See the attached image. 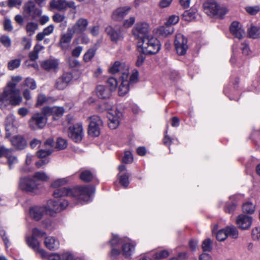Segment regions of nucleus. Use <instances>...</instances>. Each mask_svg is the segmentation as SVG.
<instances>
[{
    "mask_svg": "<svg viewBox=\"0 0 260 260\" xmlns=\"http://www.w3.org/2000/svg\"><path fill=\"white\" fill-rule=\"evenodd\" d=\"M149 26L146 22L137 23L133 29V34L137 39L142 41L148 37Z\"/></svg>",
    "mask_w": 260,
    "mask_h": 260,
    "instance_id": "nucleus-9",
    "label": "nucleus"
},
{
    "mask_svg": "<svg viewBox=\"0 0 260 260\" xmlns=\"http://www.w3.org/2000/svg\"><path fill=\"white\" fill-rule=\"evenodd\" d=\"M4 29L7 31H11L13 30V27L10 19L5 18L4 21Z\"/></svg>",
    "mask_w": 260,
    "mask_h": 260,
    "instance_id": "nucleus-60",
    "label": "nucleus"
},
{
    "mask_svg": "<svg viewBox=\"0 0 260 260\" xmlns=\"http://www.w3.org/2000/svg\"><path fill=\"white\" fill-rule=\"evenodd\" d=\"M24 11L33 19L40 16L42 14L41 9L36 8L34 2L32 1L27 2L24 5Z\"/></svg>",
    "mask_w": 260,
    "mask_h": 260,
    "instance_id": "nucleus-19",
    "label": "nucleus"
},
{
    "mask_svg": "<svg viewBox=\"0 0 260 260\" xmlns=\"http://www.w3.org/2000/svg\"><path fill=\"white\" fill-rule=\"evenodd\" d=\"M94 191V187L91 185L79 186L73 189L62 187L55 189L53 196L55 198L63 196L72 197L79 201L88 202Z\"/></svg>",
    "mask_w": 260,
    "mask_h": 260,
    "instance_id": "nucleus-2",
    "label": "nucleus"
},
{
    "mask_svg": "<svg viewBox=\"0 0 260 260\" xmlns=\"http://www.w3.org/2000/svg\"><path fill=\"white\" fill-rule=\"evenodd\" d=\"M95 52V50L94 49H90L84 54L83 59L85 61L88 62L94 56Z\"/></svg>",
    "mask_w": 260,
    "mask_h": 260,
    "instance_id": "nucleus-55",
    "label": "nucleus"
},
{
    "mask_svg": "<svg viewBox=\"0 0 260 260\" xmlns=\"http://www.w3.org/2000/svg\"><path fill=\"white\" fill-rule=\"evenodd\" d=\"M0 42L5 47L9 48L11 45V40L9 37L5 35L2 36L0 38Z\"/></svg>",
    "mask_w": 260,
    "mask_h": 260,
    "instance_id": "nucleus-53",
    "label": "nucleus"
},
{
    "mask_svg": "<svg viewBox=\"0 0 260 260\" xmlns=\"http://www.w3.org/2000/svg\"><path fill=\"white\" fill-rule=\"evenodd\" d=\"M80 178L84 182H90L93 178L92 173L88 170L83 171L80 175Z\"/></svg>",
    "mask_w": 260,
    "mask_h": 260,
    "instance_id": "nucleus-40",
    "label": "nucleus"
},
{
    "mask_svg": "<svg viewBox=\"0 0 260 260\" xmlns=\"http://www.w3.org/2000/svg\"><path fill=\"white\" fill-rule=\"evenodd\" d=\"M139 72L134 70L130 76H128V82L130 85L137 82L138 80Z\"/></svg>",
    "mask_w": 260,
    "mask_h": 260,
    "instance_id": "nucleus-54",
    "label": "nucleus"
},
{
    "mask_svg": "<svg viewBox=\"0 0 260 260\" xmlns=\"http://www.w3.org/2000/svg\"><path fill=\"white\" fill-rule=\"evenodd\" d=\"M204 9L205 13L210 16H217L222 17L228 12L225 8H221L213 1H208L204 4Z\"/></svg>",
    "mask_w": 260,
    "mask_h": 260,
    "instance_id": "nucleus-6",
    "label": "nucleus"
},
{
    "mask_svg": "<svg viewBox=\"0 0 260 260\" xmlns=\"http://www.w3.org/2000/svg\"><path fill=\"white\" fill-rule=\"evenodd\" d=\"M26 241L28 246L32 248L36 253L40 254L43 258L47 256V252L43 249L40 248V243L38 240L33 236L27 237Z\"/></svg>",
    "mask_w": 260,
    "mask_h": 260,
    "instance_id": "nucleus-16",
    "label": "nucleus"
},
{
    "mask_svg": "<svg viewBox=\"0 0 260 260\" xmlns=\"http://www.w3.org/2000/svg\"><path fill=\"white\" fill-rule=\"evenodd\" d=\"M12 145L17 149L22 150L26 146V142L24 138L19 135L14 136L10 140Z\"/></svg>",
    "mask_w": 260,
    "mask_h": 260,
    "instance_id": "nucleus-26",
    "label": "nucleus"
},
{
    "mask_svg": "<svg viewBox=\"0 0 260 260\" xmlns=\"http://www.w3.org/2000/svg\"><path fill=\"white\" fill-rule=\"evenodd\" d=\"M21 60L17 58L10 60L8 63V68L10 70H13L19 68L21 64Z\"/></svg>",
    "mask_w": 260,
    "mask_h": 260,
    "instance_id": "nucleus-43",
    "label": "nucleus"
},
{
    "mask_svg": "<svg viewBox=\"0 0 260 260\" xmlns=\"http://www.w3.org/2000/svg\"><path fill=\"white\" fill-rule=\"evenodd\" d=\"M38 25L37 23L30 22H28L26 25V31L29 36H32L37 29Z\"/></svg>",
    "mask_w": 260,
    "mask_h": 260,
    "instance_id": "nucleus-41",
    "label": "nucleus"
},
{
    "mask_svg": "<svg viewBox=\"0 0 260 260\" xmlns=\"http://www.w3.org/2000/svg\"><path fill=\"white\" fill-rule=\"evenodd\" d=\"M174 31V28L173 26H169L167 24L159 27L157 28V32L158 35L161 37H167L172 35Z\"/></svg>",
    "mask_w": 260,
    "mask_h": 260,
    "instance_id": "nucleus-28",
    "label": "nucleus"
},
{
    "mask_svg": "<svg viewBox=\"0 0 260 260\" xmlns=\"http://www.w3.org/2000/svg\"><path fill=\"white\" fill-rule=\"evenodd\" d=\"M96 94L100 99H107L110 96L111 91L104 86L99 85L96 87Z\"/></svg>",
    "mask_w": 260,
    "mask_h": 260,
    "instance_id": "nucleus-31",
    "label": "nucleus"
},
{
    "mask_svg": "<svg viewBox=\"0 0 260 260\" xmlns=\"http://www.w3.org/2000/svg\"><path fill=\"white\" fill-rule=\"evenodd\" d=\"M118 178L119 183L122 185L124 187L126 188L128 186L129 184V174L128 173H124L123 174H118Z\"/></svg>",
    "mask_w": 260,
    "mask_h": 260,
    "instance_id": "nucleus-38",
    "label": "nucleus"
},
{
    "mask_svg": "<svg viewBox=\"0 0 260 260\" xmlns=\"http://www.w3.org/2000/svg\"><path fill=\"white\" fill-rule=\"evenodd\" d=\"M47 118L41 113H34L29 120V125L32 129H42L46 125Z\"/></svg>",
    "mask_w": 260,
    "mask_h": 260,
    "instance_id": "nucleus-8",
    "label": "nucleus"
},
{
    "mask_svg": "<svg viewBox=\"0 0 260 260\" xmlns=\"http://www.w3.org/2000/svg\"><path fill=\"white\" fill-rule=\"evenodd\" d=\"M109 72L112 74L120 73L121 75L124 74L128 75V66L123 62L117 61L109 68Z\"/></svg>",
    "mask_w": 260,
    "mask_h": 260,
    "instance_id": "nucleus-20",
    "label": "nucleus"
},
{
    "mask_svg": "<svg viewBox=\"0 0 260 260\" xmlns=\"http://www.w3.org/2000/svg\"><path fill=\"white\" fill-rule=\"evenodd\" d=\"M216 238L218 241H224L227 238V235L225 229H222L219 230L216 233Z\"/></svg>",
    "mask_w": 260,
    "mask_h": 260,
    "instance_id": "nucleus-51",
    "label": "nucleus"
},
{
    "mask_svg": "<svg viewBox=\"0 0 260 260\" xmlns=\"http://www.w3.org/2000/svg\"><path fill=\"white\" fill-rule=\"evenodd\" d=\"M227 235L228 236L231 237L233 239H237L239 236V231L237 228L234 225L228 226L224 228Z\"/></svg>",
    "mask_w": 260,
    "mask_h": 260,
    "instance_id": "nucleus-34",
    "label": "nucleus"
},
{
    "mask_svg": "<svg viewBox=\"0 0 260 260\" xmlns=\"http://www.w3.org/2000/svg\"><path fill=\"white\" fill-rule=\"evenodd\" d=\"M138 46L141 47L142 52L146 54H154L157 53L160 49L159 41L152 36H148L138 42Z\"/></svg>",
    "mask_w": 260,
    "mask_h": 260,
    "instance_id": "nucleus-3",
    "label": "nucleus"
},
{
    "mask_svg": "<svg viewBox=\"0 0 260 260\" xmlns=\"http://www.w3.org/2000/svg\"><path fill=\"white\" fill-rule=\"evenodd\" d=\"M183 17L186 21H191L196 17V13L193 10L185 11L183 14Z\"/></svg>",
    "mask_w": 260,
    "mask_h": 260,
    "instance_id": "nucleus-49",
    "label": "nucleus"
},
{
    "mask_svg": "<svg viewBox=\"0 0 260 260\" xmlns=\"http://www.w3.org/2000/svg\"><path fill=\"white\" fill-rule=\"evenodd\" d=\"M106 32L112 42L116 43L123 39V35L119 26H109L106 27Z\"/></svg>",
    "mask_w": 260,
    "mask_h": 260,
    "instance_id": "nucleus-18",
    "label": "nucleus"
},
{
    "mask_svg": "<svg viewBox=\"0 0 260 260\" xmlns=\"http://www.w3.org/2000/svg\"><path fill=\"white\" fill-rule=\"evenodd\" d=\"M128 75H126L124 74L123 75H121L120 80L121 83L118 88V95L119 96H124L129 91V87L131 85L128 82Z\"/></svg>",
    "mask_w": 260,
    "mask_h": 260,
    "instance_id": "nucleus-24",
    "label": "nucleus"
},
{
    "mask_svg": "<svg viewBox=\"0 0 260 260\" xmlns=\"http://www.w3.org/2000/svg\"><path fill=\"white\" fill-rule=\"evenodd\" d=\"M64 113V109L60 107H52V116L53 118L56 119V117L61 116Z\"/></svg>",
    "mask_w": 260,
    "mask_h": 260,
    "instance_id": "nucleus-46",
    "label": "nucleus"
},
{
    "mask_svg": "<svg viewBox=\"0 0 260 260\" xmlns=\"http://www.w3.org/2000/svg\"><path fill=\"white\" fill-rule=\"evenodd\" d=\"M58 66L57 59H48L41 63V67L45 70L51 71L56 70Z\"/></svg>",
    "mask_w": 260,
    "mask_h": 260,
    "instance_id": "nucleus-29",
    "label": "nucleus"
},
{
    "mask_svg": "<svg viewBox=\"0 0 260 260\" xmlns=\"http://www.w3.org/2000/svg\"><path fill=\"white\" fill-rule=\"evenodd\" d=\"M45 212H46V207L35 206L30 208L29 215L34 219L39 220Z\"/></svg>",
    "mask_w": 260,
    "mask_h": 260,
    "instance_id": "nucleus-27",
    "label": "nucleus"
},
{
    "mask_svg": "<svg viewBox=\"0 0 260 260\" xmlns=\"http://www.w3.org/2000/svg\"><path fill=\"white\" fill-rule=\"evenodd\" d=\"M88 119L90 120L88 129L89 135L93 137L99 136L103 124L102 120L98 115H93L89 117Z\"/></svg>",
    "mask_w": 260,
    "mask_h": 260,
    "instance_id": "nucleus-10",
    "label": "nucleus"
},
{
    "mask_svg": "<svg viewBox=\"0 0 260 260\" xmlns=\"http://www.w3.org/2000/svg\"><path fill=\"white\" fill-rule=\"evenodd\" d=\"M251 236L253 240L260 239V226L255 227L252 230Z\"/></svg>",
    "mask_w": 260,
    "mask_h": 260,
    "instance_id": "nucleus-58",
    "label": "nucleus"
},
{
    "mask_svg": "<svg viewBox=\"0 0 260 260\" xmlns=\"http://www.w3.org/2000/svg\"><path fill=\"white\" fill-rule=\"evenodd\" d=\"M22 79L20 76L13 77L11 82L8 83L0 96V109L5 110L10 106L19 105L22 102L20 90L16 88L17 83Z\"/></svg>",
    "mask_w": 260,
    "mask_h": 260,
    "instance_id": "nucleus-1",
    "label": "nucleus"
},
{
    "mask_svg": "<svg viewBox=\"0 0 260 260\" xmlns=\"http://www.w3.org/2000/svg\"><path fill=\"white\" fill-rule=\"evenodd\" d=\"M20 188L27 192H31L37 188L39 183L33 177H25L20 179Z\"/></svg>",
    "mask_w": 260,
    "mask_h": 260,
    "instance_id": "nucleus-14",
    "label": "nucleus"
},
{
    "mask_svg": "<svg viewBox=\"0 0 260 260\" xmlns=\"http://www.w3.org/2000/svg\"><path fill=\"white\" fill-rule=\"evenodd\" d=\"M236 206L237 205L235 203L226 204L224 207V211L226 213H232L235 210Z\"/></svg>",
    "mask_w": 260,
    "mask_h": 260,
    "instance_id": "nucleus-63",
    "label": "nucleus"
},
{
    "mask_svg": "<svg viewBox=\"0 0 260 260\" xmlns=\"http://www.w3.org/2000/svg\"><path fill=\"white\" fill-rule=\"evenodd\" d=\"M46 235V233L42 231L39 229L36 228L33 229L32 231V236L35 238L36 237H42Z\"/></svg>",
    "mask_w": 260,
    "mask_h": 260,
    "instance_id": "nucleus-61",
    "label": "nucleus"
},
{
    "mask_svg": "<svg viewBox=\"0 0 260 260\" xmlns=\"http://www.w3.org/2000/svg\"><path fill=\"white\" fill-rule=\"evenodd\" d=\"M242 210L244 213L252 214L255 212V207L252 202L248 201L243 204Z\"/></svg>",
    "mask_w": 260,
    "mask_h": 260,
    "instance_id": "nucleus-33",
    "label": "nucleus"
},
{
    "mask_svg": "<svg viewBox=\"0 0 260 260\" xmlns=\"http://www.w3.org/2000/svg\"><path fill=\"white\" fill-rule=\"evenodd\" d=\"M22 45L24 47V49L26 50L29 49L31 46V40L29 39L24 37L22 38Z\"/></svg>",
    "mask_w": 260,
    "mask_h": 260,
    "instance_id": "nucleus-62",
    "label": "nucleus"
},
{
    "mask_svg": "<svg viewBox=\"0 0 260 260\" xmlns=\"http://www.w3.org/2000/svg\"><path fill=\"white\" fill-rule=\"evenodd\" d=\"M6 157L7 159L10 169L13 168L14 166L18 162L17 157L15 155L10 154L9 152L6 153Z\"/></svg>",
    "mask_w": 260,
    "mask_h": 260,
    "instance_id": "nucleus-39",
    "label": "nucleus"
},
{
    "mask_svg": "<svg viewBox=\"0 0 260 260\" xmlns=\"http://www.w3.org/2000/svg\"><path fill=\"white\" fill-rule=\"evenodd\" d=\"M248 34L250 38L253 39L260 38V27L251 26L248 30Z\"/></svg>",
    "mask_w": 260,
    "mask_h": 260,
    "instance_id": "nucleus-35",
    "label": "nucleus"
},
{
    "mask_svg": "<svg viewBox=\"0 0 260 260\" xmlns=\"http://www.w3.org/2000/svg\"><path fill=\"white\" fill-rule=\"evenodd\" d=\"M68 146L67 141L66 139L61 138L57 139L56 142V148L59 150H62L65 149Z\"/></svg>",
    "mask_w": 260,
    "mask_h": 260,
    "instance_id": "nucleus-50",
    "label": "nucleus"
},
{
    "mask_svg": "<svg viewBox=\"0 0 260 260\" xmlns=\"http://www.w3.org/2000/svg\"><path fill=\"white\" fill-rule=\"evenodd\" d=\"M169 255V252L166 250H164L156 252L155 254V256L157 259H162L167 257Z\"/></svg>",
    "mask_w": 260,
    "mask_h": 260,
    "instance_id": "nucleus-64",
    "label": "nucleus"
},
{
    "mask_svg": "<svg viewBox=\"0 0 260 260\" xmlns=\"http://www.w3.org/2000/svg\"><path fill=\"white\" fill-rule=\"evenodd\" d=\"M133 160V157L131 152L126 151L124 152V156L122 158V161L125 164L131 163Z\"/></svg>",
    "mask_w": 260,
    "mask_h": 260,
    "instance_id": "nucleus-56",
    "label": "nucleus"
},
{
    "mask_svg": "<svg viewBox=\"0 0 260 260\" xmlns=\"http://www.w3.org/2000/svg\"><path fill=\"white\" fill-rule=\"evenodd\" d=\"M49 99V98H47L46 96L43 94H39L38 96L36 106L39 107L42 105L43 104L47 102Z\"/></svg>",
    "mask_w": 260,
    "mask_h": 260,
    "instance_id": "nucleus-59",
    "label": "nucleus"
},
{
    "mask_svg": "<svg viewBox=\"0 0 260 260\" xmlns=\"http://www.w3.org/2000/svg\"><path fill=\"white\" fill-rule=\"evenodd\" d=\"M174 45L178 55L185 54L188 49L187 40L181 34H177L175 36Z\"/></svg>",
    "mask_w": 260,
    "mask_h": 260,
    "instance_id": "nucleus-13",
    "label": "nucleus"
},
{
    "mask_svg": "<svg viewBox=\"0 0 260 260\" xmlns=\"http://www.w3.org/2000/svg\"><path fill=\"white\" fill-rule=\"evenodd\" d=\"M54 28L53 24H50L44 28L42 32H39L36 36L37 40L39 41H42L46 36H49L53 32Z\"/></svg>",
    "mask_w": 260,
    "mask_h": 260,
    "instance_id": "nucleus-30",
    "label": "nucleus"
},
{
    "mask_svg": "<svg viewBox=\"0 0 260 260\" xmlns=\"http://www.w3.org/2000/svg\"><path fill=\"white\" fill-rule=\"evenodd\" d=\"M32 177L37 181L38 180L46 181L49 179L48 175L44 172H37L34 174Z\"/></svg>",
    "mask_w": 260,
    "mask_h": 260,
    "instance_id": "nucleus-44",
    "label": "nucleus"
},
{
    "mask_svg": "<svg viewBox=\"0 0 260 260\" xmlns=\"http://www.w3.org/2000/svg\"><path fill=\"white\" fill-rule=\"evenodd\" d=\"M50 5L51 8L55 9L59 11L66 10V0H53Z\"/></svg>",
    "mask_w": 260,
    "mask_h": 260,
    "instance_id": "nucleus-32",
    "label": "nucleus"
},
{
    "mask_svg": "<svg viewBox=\"0 0 260 260\" xmlns=\"http://www.w3.org/2000/svg\"><path fill=\"white\" fill-rule=\"evenodd\" d=\"M15 116L13 114H9L6 119V131H10L12 130L13 127V123L15 121Z\"/></svg>",
    "mask_w": 260,
    "mask_h": 260,
    "instance_id": "nucleus-37",
    "label": "nucleus"
},
{
    "mask_svg": "<svg viewBox=\"0 0 260 260\" xmlns=\"http://www.w3.org/2000/svg\"><path fill=\"white\" fill-rule=\"evenodd\" d=\"M69 136L75 142H81L83 137V129L81 123H77L69 128Z\"/></svg>",
    "mask_w": 260,
    "mask_h": 260,
    "instance_id": "nucleus-12",
    "label": "nucleus"
},
{
    "mask_svg": "<svg viewBox=\"0 0 260 260\" xmlns=\"http://www.w3.org/2000/svg\"><path fill=\"white\" fill-rule=\"evenodd\" d=\"M131 10L129 6L119 7L115 9L112 12L111 18L117 21H120L128 14Z\"/></svg>",
    "mask_w": 260,
    "mask_h": 260,
    "instance_id": "nucleus-17",
    "label": "nucleus"
},
{
    "mask_svg": "<svg viewBox=\"0 0 260 260\" xmlns=\"http://www.w3.org/2000/svg\"><path fill=\"white\" fill-rule=\"evenodd\" d=\"M110 243L112 246L122 243V252L125 257H129L135 251L136 243L129 239H119L116 235H113Z\"/></svg>",
    "mask_w": 260,
    "mask_h": 260,
    "instance_id": "nucleus-5",
    "label": "nucleus"
},
{
    "mask_svg": "<svg viewBox=\"0 0 260 260\" xmlns=\"http://www.w3.org/2000/svg\"><path fill=\"white\" fill-rule=\"evenodd\" d=\"M88 25V21L87 19L80 18L76 22L74 25L70 28V30L73 34H82L86 30Z\"/></svg>",
    "mask_w": 260,
    "mask_h": 260,
    "instance_id": "nucleus-21",
    "label": "nucleus"
},
{
    "mask_svg": "<svg viewBox=\"0 0 260 260\" xmlns=\"http://www.w3.org/2000/svg\"><path fill=\"white\" fill-rule=\"evenodd\" d=\"M245 10L249 15H254L260 11V7L259 6H247Z\"/></svg>",
    "mask_w": 260,
    "mask_h": 260,
    "instance_id": "nucleus-47",
    "label": "nucleus"
},
{
    "mask_svg": "<svg viewBox=\"0 0 260 260\" xmlns=\"http://www.w3.org/2000/svg\"><path fill=\"white\" fill-rule=\"evenodd\" d=\"M68 206V202L67 200L60 199L57 201L49 200L46 207V214L54 216L56 213L60 212L66 209Z\"/></svg>",
    "mask_w": 260,
    "mask_h": 260,
    "instance_id": "nucleus-7",
    "label": "nucleus"
},
{
    "mask_svg": "<svg viewBox=\"0 0 260 260\" xmlns=\"http://www.w3.org/2000/svg\"><path fill=\"white\" fill-rule=\"evenodd\" d=\"M99 111L102 112L105 110L108 111V117L109 120L108 123L109 126L111 129H116L119 125L120 119L122 116V114L117 109H112L111 106L107 103L101 104L99 106Z\"/></svg>",
    "mask_w": 260,
    "mask_h": 260,
    "instance_id": "nucleus-4",
    "label": "nucleus"
},
{
    "mask_svg": "<svg viewBox=\"0 0 260 260\" xmlns=\"http://www.w3.org/2000/svg\"><path fill=\"white\" fill-rule=\"evenodd\" d=\"M45 247L50 250H55L59 248L60 242L54 237L49 236L45 238L44 241Z\"/></svg>",
    "mask_w": 260,
    "mask_h": 260,
    "instance_id": "nucleus-25",
    "label": "nucleus"
},
{
    "mask_svg": "<svg viewBox=\"0 0 260 260\" xmlns=\"http://www.w3.org/2000/svg\"><path fill=\"white\" fill-rule=\"evenodd\" d=\"M253 222V218L248 215L242 213L236 218L235 223L237 228L243 231L248 230L250 229Z\"/></svg>",
    "mask_w": 260,
    "mask_h": 260,
    "instance_id": "nucleus-11",
    "label": "nucleus"
},
{
    "mask_svg": "<svg viewBox=\"0 0 260 260\" xmlns=\"http://www.w3.org/2000/svg\"><path fill=\"white\" fill-rule=\"evenodd\" d=\"M230 30L231 33L236 38L240 40L245 35V31L242 25L237 21H234L231 24Z\"/></svg>",
    "mask_w": 260,
    "mask_h": 260,
    "instance_id": "nucleus-22",
    "label": "nucleus"
},
{
    "mask_svg": "<svg viewBox=\"0 0 260 260\" xmlns=\"http://www.w3.org/2000/svg\"><path fill=\"white\" fill-rule=\"evenodd\" d=\"M53 150L46 149H41L37 152V156L40 158H47L46 157L50 155L52 152Z\"/></svg>",
    "mask_w": 260,
    "mask_h": 260,
    "instance_id": "nucleus-45",
    "label": "nucleus"
},
{
    "mask_svg": "<svg viewBox=\"0 0 260 260\" xmlns=\"http://www.w3.org/2000/svg\"><path fill=\"white\" fill-rule=\"evenodd\" d=\"M107 86L109 87V90L112 92L115 91L117 87L118 82L114 77H110L107 81Z\"/></svg>",
    "mask_w": 260,
    "mask_h": 260,
    "instance_id": "nucleus-42",
    "label": "nucleus"
},
{
    "mask_svg": "<svg viewBox=\"0 0 260 260\" xmlns=\"http://www.w3.org/2000/svg\"><path fill=\"white\" fill-rule=\"evenodd\" d=\"M73 32L69 27L66 34L62 35L59 40V45L62 50H67L70 47V44L73 36Z\"/></svg>",
    "mask_w": 260,
    "mask_h": 260,
    "instance_id": "nucleus-23",
    "label": "nucleus"
},
{
    "mask_svg": "<svg viewBox=\"0 0 260 260\" xmlns=\"http://www.w3.org/2000/svg\"><path fill=\"white\" fill-rule=\"evenodd\" d=\"M179 20V17L177 15H173L170 16L167 21L165 22L166 24L169 26H173L178 22Z\"/></svg>",
    "mask_w": 260,
    "mask_h": 260,
    "instance_id": "nucleus-52",
    "label": "nucleus"
},
{
    "mask_svg": "<svg viewBox=\"0 0 260 260\" xmlns=\"http://www.w3.org/2000/svg\"><path fill=\"white\" fill-rule=\"evenodd\" d=\"M72 79L73 75L71 73H65L56 79L55 87L58 90H63L68 86Z\"/></svg>",
    "mask_w": 260,
    "mask_h": 260,
    "instance_id": "nucleus-15",
    "label": "nucleus"
},
{
    "mask_svg": "<svg viewBox=\"0 0 260 260\" xmlns=\"http://www.w3.org/2000/svg\"><path fill=\"white\" fill-rule=\"evenodd\" d=\"M212 241L210 239H205L202 243V248L204 251H210L212 250Z\"/></svg>",
    "mask_w": 260,
    "mask_h": 260,
    "instance_id": "nucleus-48",
    "label": "nucleus"
},
{
    "mask_svg": "<svg viewBox=\"0 0 260 260\" xmlns=\"http://www.w3.org/2000/svg\"><path fill=\"white\" fill-rule=\"evenodd\" d=\"M25 85L28 87L30 89H35L36 87V83L34 79L30 78H27L25 80Z\"/></svg>",
    "mask_w": 260,
    "mask_h": 260,
    "instance_id": "nucleus-57",
    "label": "nucleus"
},
{
    "mask_svg": "<svg viewBox=\"0 0 260 260\" xmlns=\"http://www.w3.org/2000/svg\"><path fill=\"white\" fill-rule=\"evenodd\" d=\"M69 181V178H63L56 179L51 183V187L54 188H58L59 187L67 184Z\"/></svg>",
    "mask_w": 260,
    "mask_h": 260,
    "instance_id": "nucleus-36",
    "label": "nucleus"
}]
</instances>
